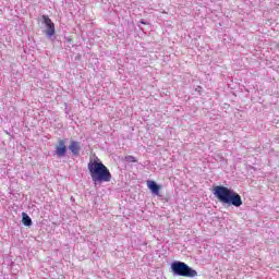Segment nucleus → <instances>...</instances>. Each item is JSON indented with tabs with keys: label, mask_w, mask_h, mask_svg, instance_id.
I'll return each instance as SVG.
<instances>
[{
	"label": "nucleus",
	"mask_w": 279,
	"mask_h": 279,
	"mask_svg": "<svg viewBox=\"0 0 279 279\" xmlns=\"http://www.w3.org/2000/svg\"><path fill=\"white\" fill-rule=\"evenodd\" d=\"M87 168L94 184H101V182H110L112 180V173L97 157L89 160Z\"/></svg>",
	"instance_id": "obj_1"
},
{
	"label": "nucleus",
	"mask_w": 279,
	"mask_h": 279,
	"mask_svg": "<svg viewBox=\"0 0 279 279\" xmlns=\"http://www.w3.org/2000/svg\"><path fill=\"white\" fill-rule=\"evenodd\" d=\"M214 195L220 202V204H228L229 206H235L240 208L243 206V199L239 193L232 191V189L226 187L223 185L214 186Z\"/></svg>",
	"instance_id": "obj_2"
},
{
	"label": "nucleus",
	"mask_w": 279,
	"mask_h": 279,
	"mask_svg": "<svg viewBox=\"0 0 279 279\" xmlns=\"http://www.w3.org/2000/svg\"><path fill=\"white\" fill-rule=\"evenodd\" d=\"M171 269L177 276H182L183 278H196L197 270L191 268L184 262H174L171 264Z\"/></svg>",
	"instance_id": "obj_3"
},
{
	"label": "nucleus",
	"mask_w": 279,
	"mask_h": 279,
	"mask_svg": "<svg viewBox=\"0 0 279 279\" xmlns=\"http://www.w3.org/2000/svg\"><path fill=\"white\" fill-rule=\"evenodd\" d=\"M56 156H58V158H64V156H66V142L64 140L58 141Z\"/></svg>",
	"instance_id": "obj_4"
},
{
	"label": "nucleus",
	"mask_w": 279,
	"mask_h": 279,
	"mask_svg": "<svg viewBox=\"0 0 279 279\" xmlns=\"http://www.w3.org/2000/svg\"><path fill=\"white\" fill-rule=\"evenodd\" d=\"M70 151L73 154V156H80V151L82 150V145L80 142L71 141L69 145Z\"/></svg>",
	"instance_id": "obj_5"
},
{
	"label": "nucleus",
	"mask_w": 279,
	"mask_h": 279,
	"mask_svg": "<svg viewBox=\"0 0 279 279\" xmlns=\"http://www.w3.org/2000/svg\"><path fill=\"white\" fill-rule=\"evenodd\" d=\"M147 186L151 191L153 195H160V185L156 184V181H147Z\"/></svg>",
	"instance_id": "obj_6"
},
{
	"label": "nucleus",
	"mask_w": 279,
	"mask_h": 279,
	"mask_svg": "<svg viewBox=\"0 0 279 279\" xmlns=\"http://www.w3.org/2000/svg\"><path fill=\"white\" fill-rule=\"evenodd\" d=\"M46 27H48L46 31L47 36H53V34H56V24H53V22Z\"/></svg>",
	"instance_id": "obj_7"
},
{
	"label": "nucleus",
	"mask_w": 279,
	"mask_h": 279,
	"mask_svg": "<svg viewBox=\"0 0 279 279\" xmlns=\"http://www.w3.org/2000/svg\"><path fill=\"white\" fill-rule=\"evenodd\" d=\"M22 223L28 228L32 226V218H29L25 213H23Z\"/></svg>",
	"instance_id": "obj_8"
},
{
	"label": "nucleus",
	"mask_w": 279,
	"mask_h": 279,
	"mask_svg": "<svg viewBox=\"0 0 279 279\" xmlns=\"http://www.w3.org/2000/svg\"><path fill=\"white\" fill-rule=\"evenodd\" d=\"M43 21H44V23H45L46 26H49V25H51V23H53V22L51 21V19H49L48 15H43Z\"/></svg>",
	"instance_id": "obj_9"
},
{
	"label": "nucleus",
	"mask_w": 279,
	"mask_h": 279,
	"mask_svg": "<svg viewBox=\"0 0 279 279\" xmlns=\"http://www.w3.org/2000/svg\"><path fill=\"white\" fill-rule=\"evenodd\" d=\"M124 160H126V162H137L136 157L132 155L125 156Z\"/></svg>",
	"instance_id": "obj_10"
},
{
	"label": "nucleus",
	"mask_w": 279,
	"mask_h": 279,
	"mask_svg": "<svg viewBox=\"0 0 279 279\" xmlns=\"http://www.w3.org/2000/svg\"><path fill=\"white\" fill-rule=\"evenodd\" d=\"M140 23H141L142 25H147V23H146L144 20L140 21Z\"/></svg>",
	"instance_id": "obj_11"
}]
</instances>
